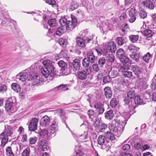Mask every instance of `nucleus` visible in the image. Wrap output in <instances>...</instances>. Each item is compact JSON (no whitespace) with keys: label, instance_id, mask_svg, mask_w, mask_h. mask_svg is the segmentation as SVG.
Segmentation results:
<instances>
[{"label":"nucleus","instance_id":"1","mask_svg":"<svg viewBox=\"0 0 156 156\" xmlns=\"http://www.w3.org/2000/svg\"><path fill=\"white\" fill-rule=\"evenodd\" d=\"M44 66L41 69L42 74L46 78L50 76V79L52 80L55 74V70L51 61L49 60H45L42 62Z\"/></svg>","mask_w":156,"mask_h":156},{"label":"nucleus","instance_id":"2","mask_svg":"<svg viewBox=\"0 0 156 156\" xmlns=\"http://www.w3.org/2000/svg\"><path fill=\"white\" fill-rule=\"evenodd\" d=\"M59 23L62 26H66V29L67 30L73 29L76 26L75 23H73L71 21L67 20L65 17H62L61 19L59 20Z\"/></svg>","mask_w":156,"mask_h":156},{"label":"nucleus","instance_id":"3","mask_svg":"<svg viewBox=\"0 0 156 156\" xmlns=\"http://www.w3.org/2000/svg\"><path fill=\"white\" fill-rule=\"evenodd\" d=\"M91 72V68L89 67L86 69V70H83L78 71L77 73V76L78 78L80 80H84Z\"/></svg>","mask_w":156,"mask_h":156},{"label":"nucleus","instance_id":"4","mask_svg":"<svg viewBox=\"0 0 156 156\" xmlns=\"http://www.w3.org/2000/svg\"><path fill=\"white\" fill-rule=\"evenodd\" d=\"M92 39L93 37H90L89 38L86 37H78L76 38V42L78 46L82 48H84L86 44L89 43Z\"/></svg>","mask_w":156,"mask_h":156},{"label":"nucleus","instance_id":"5","mask_svg":"<svg viewBox=\"0 0 156 156\" xmlns=\"http://www.w3.org/2000/svg\"><path fill=\"white\" fill-rule=\"evenodd\" d=\"M16 101L15 99L12 100L9 99L5 105V108L7 111L15 112L16 110Z\"/></svg>","mask_w":156,"mask_h":156},{"label":"nucleus","instance_id":"6","mask_svg":"<svg viewBox=\"0 0 156 156\" xmlns=\"http://www.w3.org/2000/svg\"><path fill=\"white\" fill-rule=\"evenodd\" d=\"M58 129V120L57 117H55L53 118V121L51 122L49 130L52 136H54L56 135Z\"/></svg>","mask_w":156,"mask_h":156},{"label":"nucleus","instance_id":"7","mask_svg":"<svg viewBox=\"0 0 156 156\" xmlns=\"http://www.w3.org/2000/svg\"><path fill=\"white\" fill-rule=\"evenodd\" d=\"M109 128L118 137L120 136L123 130V127H121L120 126H117L115 124L112 123L110 124Z\"/></svg>","mask_w":156,"mask_h":156},{"label":"nucleus","instance_id":"8","mask_svg":"<svg viewBox=\"0 0 156 156\" xmlns=\"http://www.w3.org/2000/svg\"><path fill=\"white\" fill-rule=\"evenodd\" d=\"M28 80L33 81V84L36 85L40 83V78L38 76V74L34 73L33 71H29Z\"/></svg>","mask_w":156,"mask_h":156},{"label":"nucleus","instance_id":"9","mask_svg":"<svg viewBox=\"0 0 156 156\" xmlns=\"http://www.w3.org/2000/svg\"><path fill=\"white\" fill-rule=\"evenodd\" d=\"M38 119L36 118L32 119L30 121L28 128L30 131H34L37 129Z\"/></svg>","mask_w":156,"mask_h":156},{"label":"nucleus","instance_id":"10","mask_svg":"<svg viewBox=\"0 0 156 156\" xmlns=\"http://www.w3.org/2000/svg\"><path fill=\"white\" fill-rule=\"evenodd\" d=\"M28 78V76L26 72H20L16 76V81L18 82L19 81H24Z\"/></svg>","mask_w":156,"mask_h":156},{"label":"nucleus","instance_id":"11","mask_svg":"<svg viewBox=\"0 0 156 156\" xmlns=\"http://www.w3.org/2000/svg\"><path fill=\"white\" fill-rule=\"evenodd\" d=\"M12 133V129L10 126L7 125L5 126V129L0 136L7 137L10 136Z\"/></svg>","mask_w":156,"mask_h":156},{"label":"nucleus","instance_id":"12","mask_svg":"<svg viewBox=\"0 0 156 156\" xmlns=\"http://www.w3.org/2000/svg\"><path fill=\"white\" fill-rule=\"evenodd\" d=\"M80 63L79 60L76 59L73 60L72 63L70 64L71 69H73L74 71L79 70L80 67Z\"/></svg>","mask_w":156,"mask_h":156},{"label":"nucleus","instance_id":"13","mask_svg":"<svg viewBox=\"0 0 156 156\" xmlns=\"http://www.w3.org/2000/svg\"><path fill=\"white\" fill-rule=\"evenodd\" d=\"M39 148L42 151H46L49 148L48 144L45 140H39L38 142Z\"/></svg>","mask_w":156,"mask_h":156},{"label":"nucleus","instance_id":"14","mask_svg":"<svg viewBox=\"0 0 156 156\" xmlns=\"http://www.w3.org/2000/svg\"><path fill=\"white\" fill-rule=\"evenodd\" d=\"M50 122V118L47 115H45L41 119L40 124L44 127H47L49 125Z\"/></svg>","mask_w":156,"mask_h":156},{"label":"nucleus","instance_id":"15","mask_svg":"<svg viewBox=\"0 0 156 156\" xmlns=\"http://www.w3.org/2000/svg\"><path fill=\"white\" fill-rule=\"evenodd\" d=\"M107 47L109 51L111 53L115 52L116 49V45L112 41H110L108 43Z\"/></svg>","mask_w":156,"mask_h":156},{"label":"nucleus","instance_id":"16","mask_svg":"<svg viewBox=\"0 0 156 156\" xmlns=\"http://www.w3.org/2000/svg\"><path fill=\"white\" fill-rule=\"evenodd\" d=\"M94 108L98 114H102L104 111L103 105L100 102L96 103L94 105Z\"/></svg>","mask_w":156,"mask_h":156},{"label":"nucleus","instance_id":"17","mask_svg":"<svg viewBox=\"0 0 156 156\" xmlns=\"http://www.w3.org/2000/svg\"><path fill=\"white\" fill-rule=\"evenodd\" d=\"M128 117L125 118L124 116H121L119 119H115V122L117 124L121 126V127H123V129L124 126L126 123V121L128 119Z\"/></svg>","mask_w":156,"mask_h":156},{"label":"nucleus","instance_id":"18","mask_svg":"<svg viewBox=\"0 0 156 156\" xmlns=\"http://www.w3.org/2000/svg\"><path fill=\"white\" fill-rule=\"evenodd\" d=\"M136 11L135 9L134 8L131 9L129 13L130 18L129 20L130 23H133L135 20L136 19Z\"/></svg>","mask_w":156,"mask_h":156},{"label":"nucleus","instance_id":"19","mask_svg":"<svg viewBox=\"0 0 156 156\" xmlns=\"http://www.w3.org/2000/svg\"><path fill=\"white\" fill-rule=\"evenodd\" d=\"M87 59L91 63H93L97 60V57L95 56L94 53L91 51H89L87 53Z\"/></svg>","mask_w":156,"mask_h":156},{"label":"nucleus","instance_id":"20","mask_svg":"<svg viewBox=\"0 0 156 156\" xmlns=\"http://www.w3.org/2000/svg\"><path fill=\"white\" fill-rule=\"evenodd\" d=\"M143 5L146 8L150 9H153L154 8V4L152 1L150 0H146L142 2Z\"/></svg>","mask_w":156,"mask_h":156},{"label":"nucleus","instance_id":"21","mask_svg":"<svg viewBox=\"0 0 156 156\" xmlns=\"http://www.w3.org/2000/svg\"><path fill=\"white\" fill-rule=\"evenodd\" d=\"M105 95L107 98L110 99L112 96V92L108 87H106L104 89Z\"/></svg>","mask_w":156,"mask_h":156},{"label":"nucleus","instance_id":"22","mask_svg":"<svg viewBox=\"0 0 156 156\" xmlns=\"http://www.w3.org/2000/svg\"><path fill=\"white\" fill-rule=\"evenodd\" d=\"M105 140V138L102 135L100 136L97 140L98 144L102 146V147L103 149H105V144H104Z\"/></svg>","mask_w":156,"mask_h":156},{"label":"nucleus","instance_id":"23","mask_svg":"<svg viewBox=\"0 0 156 156\" xmlns=\"http://www.w3.org/2000/svg\"><path fill=\"white\" fill-rule=\"evenodd\" d=\"M131 70L137 77L141 73L140 67L137 65L132 66H131Z\"/></svg>","mask_w":156,"mask_h":156},{"label":"nucleus","instance_id":"24","mask_svg":"<svg viewBox=\"0 0 156 156\" xmlns=\"http://www.w3.org/2000/svg\"><path fill=\"white\" fill-rule=\"evenodd\" d=\"M95 50L99 55H105L108 51L107 49L105 48H103L102 50L100 47H97L95 48Z\"/></svg>","mask_w":156,"mask_h":156},{"label":"nucleus","instance_id":"25","mask_svg":"<svg viewBox=\"0 0 156 156\" xmlns=\"http://www.w3.org/2000/svg\"><path fill=\"white\" fill-rule=\"evenodd\" d=\"M40 134L41 136L47 135L50 138L52 136L50 131H49L48 129H42L41 130L40 133Z\"/></svg>","mask_w":156,"mask_h":156},{"label":"nucleus","instance_id":"26","mask_svg":"<svg viewBox=\"0 0 156 156\" xmlns=\"http://www.w3.org/2000/svg\"><path fill=\"white\" fill-rule=\"evenodd\" d=\"M114 115L113 113V111L112 110H110L106 112L105 114V118L108 119H112Z\"/></svg>","mask_w":156,"mask_h":156},{"label":"nucleus","instance_id":"27","mask_svg":"<svg viewBox=\"0 0 156 156\" xmlns=\"http://www.w3.org/2000/svg\"><path fill=\"white\" fill-rule=\"evenodd\" d=\"M94 119L93 118L92 121L93 122V126L95 128L97 129L99 127V126L100 125V120L97 117H94Z\"/></svg>","mask_w":156,"mask_h":156},{"label":"nucleus","instance_id":"28","mask_svg":"<svg viewBox=\"0 0 156 156\" xmlns=\"http://www.w3.org/2000/svg\"><path fill=\"white\" fill-rule=\"evenodd\" d=\"M116 42L119 46H121L125 42L124 38L122 37H118L116 39Z\"/></svg>","mask_w":156,"mask_h":156},{"label":"nucleus","instance_id":"29","mask_svg":"<svg viewBox=\"0 0 156 156\" xmlns=\"http://www.w3.org/2000/svg\"><path fill=\"white\" fill-rule=\"evenodd\" d=\"M105 135L107 138L111 140H113L115 139V135L110 131H108L107 132Z\"/></svg>","mask_w":156,"mask_h":156},{"label":"nucleus","instance_id":"30","mask_svg":"<svg viewBox=\"0 0 156 156\" xmlns=\"http://www.w3.org/2000/svg\"><path fill=\"white\" fill-rule=\"evenodd\" d=\"M87 132H84V134L82 135L81 136H79L78 137H77V139H76L77 141L80 142H83L84 140H85L87 139Z\"/></svg>","mask_w":156,"mask_h":156},{"label":"nucleus","instance_id":"31","mask_svg":"<svg viewBox=\"0 0 156 156\" xmlns=\"http://www.w3.org/2000/svg\"><path fill=\"white\" fill-rule=\"evenodd\" d=\"M125 54L119 57L120 61L121 62L123 63H129V60L128 58L125 55Z\"/></svg>","mask_w":156,"mask_h":156},{"label":"nucleus","instance_id":"32","mask_svg":"<svg viewBox=\"0 0 156 156\" xmlns=\"http://www.w3.org/2000/svg\"><path fill=\"white\" fill-rule=\"evenodd\" d=\"M154 33L150 30L147 29L143 31L144 35L147 37H150Z\"/></svg>","mask_w":156,"mask_h":156},{"label":"nucleus","instance_id":"33","mask_svg":"<svg viewBox=\"0 0 156 156\" xmlns=\"http://www.w3.org/2000/svg\"><path fill=\"white\" fill-rule=\"evenodd\" d=\"M134 101L136 104L141 105L144 104L142 99L140 98V96H138L135 97Z\"/></svg>","mask_w":156,"mask_h":156},{"label":"nucleus","instance_id":"34","mask_svg":"<svg viewBox=\"0 0 156 156\" xmlns=\"http://www.w3.org/2000/svg\"><path fill=\"white\" fill-rule=\"evenodd\" d=\"M12 89L16 92H19L20 90L19 85L16 83H13L11 85Z\"/></svg>","mask_w":156,"mask_h":156},{"label":"nucleus","instance_id":"35","mask_svg":"<svg viewBox=\"0 0 156 156\" xmlns=\"http://www.w3.org/2000/svg\"><path fill=\"white\" fill-rule=\"evenodd\" d=\"M129 39L131 41L135 43L139 39V36L137 35H131L129 36Z\"/></svg>","mask_w":156,"mask_h":156},{"label":"nucleus","instance_id":"36","mask_svg":"<svg viewBox=\"0 0 156 156\" xmlns=\"http://www.w3.org/2000/svg\"><path fill=\"white\" fill-rule=\"evenodd\" d=\"M90 62L86 58H84L82 62L83 66L84 67H89L90 65Z\"/></svg>","mask_w":156,"mask_h":156},{"label":"nucleus","instance_id":"37","mask_svg":"<svg viewBox=\"0 0 156 156\" xmlns=\"http://www.w3.org/2000/svg\"><path fill=\"white\" fill-rule=\"evenodd\" d=\"M130 57L136 62H138L139 61V55L137 53L132 54L130 55Z\"/></svg>","mask_w":156,"mask_h":156},{"label":"nucleus","instance_id":"38","mask_svg":"<svg viewBox=\"0 0 156 156\" xmlns=\"http://www.w3.org/2000/svg\"><path fill=\"white\" fill-rule=\"evenodd\" d=\"M48 24L51 27H54L57 26V23L54 19H51L48 21Z\"/></svg>","mask_w":156,"mask_h":156},{"label":"nucleus","instance_id":"39","mask_svg":"<svg viewBox=\"0 0 156 156\" xmlns=\"http://www.w3.org/2000/svg\"><path fill=\"white\" fill-rule=\"evenodd\" d=\"M102 25L103 26L102 27L104 32H106L109 30V25L108 22H103Z\"/></svg>","mask_w":156,"mask_h":156},{"label":"nucleus","instance_id":"40","mask_svg":"<svg viewBox=\"0 0 156 156\" xmlns=\"http://www.w3.org/2000/svg\"><path fill=\"white\" fill-rule=\"evenodd\" d=\"M6 155L8 156H14V154L13 153L11 147H10L9 146L6 149Z\"/></svg>","mask_w":156,"mask_h":156},{"label":"nucleus","instance_id":"41","mask_svg":"<svg viewBox=\"0 0 156 156\" xmlns=\"http://www.w3.org/2000/svg\"><path fill=\"white\" fill-rule=\"evenodd\" d=\"M107 61L111 63L113 62L115 60V56L113 54H111L108 55L106 57Z\"/></svg>","mask_w":156,"mask_h":156},{"label":"nucleus","instance_id":"42","mask_svg":"<svg viewBox=\"0 0 156 156\" xmlns=\"http://www.w3.org/2000/svg\"><path fill=\"white\" fill-rule=\"evenodd\" d=\"M107 126L105 123H102L98 128L99 132H103L107 129Z\"/></svg>","mask_w":156,"mask_h":156},{"label":"nucleus","instance_id":"43","mask_svg":"<svg viewBox=\"0 0 156 156\" xmlns=\"http://www.w3.org/2000/svg\"><path fill=\"white\" fill-rule=\"evenodd\" d=\"M128 49L131 51H137L139 49V48L137 47L133 44L130 45L128 47Z\"/></svg>","mask_w":156,"mask_h":156},{"label":"nucleus","instance_id":"44","mask_svg":"<svg viewBox=\"0 0 156 156\" xmlns=\"http://www.w3.org/2000/svg\"><path fill=\"white\" fill-rule=\"evenodd\" d=\"M78 6V4L76 2H73L71 3L70 6V9L72 11H73L76 9L77 8Z\"/></svg>","mask_w":156,"mask_h":156},{"label":"nucleus","instance_id":"45","mask_svg":"<svg viewBox=\"0 0 156 156\" xmlns=\"http://www.w3.org/2000/svg\"><path fill=\"white\" fill-rule=\"evenodd\" d=\"M30 152V148L27 147L24 150L22 153V156H29Z\"/></svg>","mask_w":156,"mask_h":156},{"label":"nucleus","instance_id":"46","mask_svg":"<svg viewBox=\"0 0 156 156\" xmlns=\"http://www.w3.org/2000/svg\"><path fill=\"white\" fill-rule=\"evenodd\" d=\"M124 54H125V53L124 50L121 48L119 49L116 52V55L118 58Z\"/></svg>","mask_w":156,"mask_h":156},{"label":"nucleus","instance_id":"47","mask_svg":"<svg viewBox=\"0 0 156 156\" xmlns=\"http://www.w3.org/2000/svg\"><path fill=\"white\" fill-rule=\"evenodd\" d=\"M8 138L5 136H3L2 138L1 141V145L2 147H4L8 140Z\"/></svg>","mask_w":156,"mask_h":156},{"label":"nucleus","instance_id":"48","mask_svg":"<svg viewBox=\"0 0 156 156\" xmlns=\"http://www.w3.org/2000/svg\"><path fill=\"white\" fill-rule=\"evenodd\" d=\"M63 33V29L62 27L58 28L56 31V34L58 36L61 35Z\"/></svg>","mask_w":156,"mask_h":156},{"label":"nucleus","instance_id":"49","mask_svg":"<svg viewBox=\"0 0 156 156\" xmlns=\"http://www.w3.org/2000/svg\"><path fill=\"white\" fill-rule=\"evenodd\" d=\"M151 55L149 52L147 53L143 57V60L146 62H147L151 58Z\"/></svg>","mask_w":156,"mask_h":156},{"label":"nucleus","instance_id":"50","mask_svg":"<svg viewBox=\"0 0 156 156\" xmlns=\"http://www.w3.org/2000/svg\"><path fill=\"white\" fill-rule=\"evenodd\" d=\"M59 43L62 47H64L67 44V40L63 38H60L59 40Z\"/></svg>","mask_w":156,"mask_h":156},{"label":"nucleus","instance_id":"51","mask_svg":"<svg viewBox=\"0 0 156 156\" xmlns=\"http://www.w3.org/2000/svg\"><path fill=\"white\" fill-rule=\"evenodd\" d=\"M37 140L38 139L37 137L34 136L30 138L29 140L30 144H35Z\"/></svg>","mask_w":156,"mask_h":156},{"label":"nucleus","instance_id":"52","mask_svg":"<svg viewBox=\"0 0 156 156\" xmlns=\"http://www.w3.org/2000/svg\"><path fill=\"white\" fill-rule=\"evenodd\" d=\"M58 64L59 67L64 69L67 66L66 64L63 60H60L58 62Z\"/></svg>","mask_w":156,"mask_h":156},{"label":"nucleus","instance_id":"53","mask_svg":"<svg viewBox=\"0 0 156 156\" xmlns=\"http://www.w3.org/2000/svg\"><path fill=\"white\" fill-rule=\"evenodd\" d=\"M123 75L125 77L130 78L133 76V73L131 72L126 71L124 72Z\"/></svg>","mask_w":156,"mask_h":156},{"label":"nucleus","instance_id":"54","mask_svg":"<svg viewBox=\"0 0 156 156\" xmlns=\"http://www.w3.org/2000/svg\"><path fill=\"white\" fill-rule=\"evenodd\" d=\"M117 102L116 98H113L110 101V105L112 108H114L117 105Z\"/></svg>","mask_w":156,"mask_h":156},{"label":"nucleus","instance_id":"55","mask_svg":"<svg viewBox=\"0 0 156 156\" xmlns=\"http://www.w3.org/2000/svg\"><path fill=\"white\" fill-rule=\"evenodd\" d=\"M151 87L152 90H155L156 88V79L154 78L152 79Z\"/></svg>","mask_w":156,"mask_h":156},{"label":"nucleus","instance_id":"56","mask_svg":"<svg viewBox=\"0 0 156 156\" xmlns=\"http://www.w3.org/2000/svg\"><path fill=\"white\" fill-rule=\"evenodd\" d=\"M139 15L141 18L144 19L147 16V13L143 10H141L139 13Z\"/></svg>","mask_w":156,"mask_h":156},{"label":"nucleus","instance_id":"57","mask_svg":"<svg viewBox=\"0 0 156 156\" xmlns=\"http://www.w3.org/2000/svg\"><path fill=\"white\" fill-rule=\"evenodd\" d=\"M105 59L104 57L101 58L99 60L98 62V65L100 66H101L105 64Z\"/></svg>","mask_w":156,"mask_h":156},{"label":"nucleus","instance_id":"58","mask_svg":"<svg viewBox=\"0 0 156 156\" xmlns=\"http://www.w3.org/2000/svg\"><path fill=\"white\" fill-rule=\"evenodd\" d=\"M127 95L128 98L132 99L135 96V92L133 91H130L127 93Z\"/></svg>","mask_w":156,"mask_h":156},{"label":"nucleus","instance_id":"59","mask_svg":"<svg viewBox=\"0 0 156 156\" xmlns=\"http://www.w3.org/2000/svg\"><path fill=\"white\" fill-rule=\"evenodd\" d=\"M69 85L62 84L58 87L59 90H60L62 88H64L63 90H69V88L67 87Z\"/></svg>","mask_w":156,"mask_h":156},{"label":"nucleus","instance_id":"60","mask_svg":"<svg viewBox=\"0 0 156 156\" xmlns=\"http://www.w3.org/2000/svg\"><path fill=\"white\" fill-rule=\"evenodd\" d=\"M111 80V78L108 76H106L103 78V82L105 83L110 82Z\"/></svg>","mask_w":156,"mask_h":156},{"label":"nucleus","instance_id":"61","mask_svg":"<svg viewBox=\"0 0 156 156\" xmlns=\"http://www.w3.org/2000/svg\"><path fill=\"white\" fill-rule=\"evenodd\" d=\"M7 90V87L6 85H3L0 87V93H4Z\"/></svg>","mask_w":156,"mask_h":156},{"label":"nucleus","instance_id":"62","mask_svg":"<svg viewBox=\"0 0 156 156\" xmlns=\"http://www.w3.org/2000/svg\"><path fill=\"white\" fill-rule=\"evenodd\" d=\"M118 74V71L117 70H112L111 71V75L113 77H116Z\"/></svg>","mask_w":156,"mask_h":156},{"label":"nucleus","instance_id":"63","mask_svg":"<svg viewBox=\"0 0 156 156\" xmlns=\"http://www.w3.org/2000/svg\"><path fill=\"white\" fill-rule=\"evenodd\" d=\"M71 18L72 23H75V25L76 26L77 24V20L76 17L74 15H71Z\"/></svg>","mask_w":156,"mask_h":156},{"label":"nucleus","instance_id":"64","mask_svg":"<svg viewBox=\"0 0 156 156\" xmlns=\"http://www.w3.org/2000/svg\"><path fill=\"white\" fill-rule=\"evenodd\" d=\"M45 2L47 3L52 5H55V0H46Z\"/></svg>","mask_w":156,"mask_h":156}]
</instances>
